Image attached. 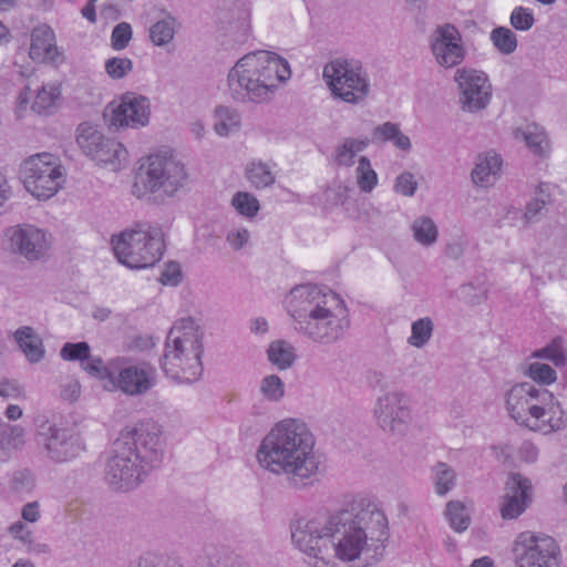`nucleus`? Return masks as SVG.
Instances as JSON below:
<instances>
[{"mask_svg":"<svg viewBox=\"0 0 567 567\" xmlns=\"http://www.w3.org/2000/svg\"><path fill=\"white\" fill-rule=\"evenodd\" d=\"M354 511L352 507L333 515L299 518L291 527V539L300 551L315 559V567H336L334 558L354 560L367 542L362 524L368 519L383 522V513L374 506Z\"/></svg>","mask_w":567,"mask_h":567,"instance_id":"1","label":"nucleus"},{"mask_svg":"<svg viewBox=\"0 0 567 567\" xmlns=\"http://www.w3.org/2000/svg\"><path fill=\"white\" fill-rule=\"evenodd\" d=\"M313 446V436L306 424L286 419L278 422L262 439L256 457L264 470L286 475L291 486L301 488L311 484L319 471Z\"/></svg>","mask_w":567,"mask_h":567,"instance_id":"2","label":"nucleus"},{"mask_svg":"<svg viewBox=\"0 0 567 567\" xmlns=\"http://www.w3.org/2000/svg\"><path fill=\"white\" fill-rule=\"evenodd\" d=\"M291 76L286 59L270 51H254L240 58L227 76L230 96L241 103L270 100L279 83Z\"/></svg>","mask_w":567,"mask_h":567,"instance_id":"3","label":"nucleus"},{"mask_svg":"<svg viewBox=\"0 0 567 567\" xmlns=\"http://www.w3.org/2000/svg\"><path fill=\"white\" fill-rule=\"evenodd\" d=\"M204 332L190 317L182 318L168 331L161 359L164 373L177 383H193L203 374Z\"/></svg>","mask_w":567,"mask_h":567,"instance_id":"4","label":"nucleus"},{"mask_svg":"<svg viewBox=\"0 0 567 567\" xmlns=\"http://www.w3.org/2000/svg\"><path fill=\"white\" fill-rule=\"evenodd\" d=\"M112 246L122 265L131 269L153 267L165 250L164 233L159 226L140 224L113 236Z\"/></svg>","mask_w":567,"mask_h":567,"instance_id":"5","label":"nucleus"},{"mask_svg":"<svg viewBox=\"0 0 567 567\" xmlns=\"http://www.w3.org/2000/svg\"><path fill=\"white\" fill-rule=\"evenodd\" d=\"M188 174L185 165L173 155L154 154L147 165L141 166L132 193L137 198L159 194L173 197L186 185Z\"/></svg>","mask_w":567,"mask_h":567,"instance_id":"6","label":"nucleus"},{"mask_svg":"<svg viewBox=\"0 0 567 567\" xmlns=\"http://www.w3.org/2000/svg\"><path fill=\"white\" fill-rule=\"evenodd\" d=\"M322 76L332 96L341 102L358 105L371 93L369 74L360 61L331 60L323 66Z\"/></svg>","mask_w":567,"mask_h":567,"instance_id":"7","label":"nucleus"},{"mask_svg":"<svg viewBox=\"0 0 567 567\" xmlns=\"http://www.w3.org/2000/svg\"><path fill=\"white\" fill-rule=\"evenodd\" d=\"M349 328L348 309L338 296L334 302L323 303L320 310L299 327H295V330L315 343L330 346L341 340Z\"/></svg>","mask_w":567,"mask_h":567,"instance_id":"8","label":"nucleus"},{"mask_svg":"<svg viewBox=\"0 0 567 567\" xmlns=\"http://www.w3.org/2000/svg\"><path fill=\"white\" fill-rule=\"evenodd\" d=\"M19 174L25 189L38 199L51 198L64 183V167L50 153L27 158L21 164Z\"/></svg>","mask_w":567,"mask_h":567,"instance_id":"9","label":"nucleus"},{"mask_svg":"<svg viewBox=\"0 0 567 567\" xmlns=\"http://www.w3.org/2000/svg\"><path fill=\"white\" fill-rule=\"evenodd\" d=\"M114 442L147 471L157 467L163 460L162 427L154 421L125 427Z\"/></svg>","mask_w":567,"mask_h":567,"instance_id":"10","label":"nucleus"},{"mask_svg":"<svg viewBox=\"0 0 567 567\" xmlns=\"http://www.w3.org/2000/svg\"><path fill=\"white\" fill-rule=\"evenodd\" d=\"M554 394L544 388H536L534 384L524 382L515 384L506 394V408L512 419L518 424L532 430L529 417L536 421L546 415V406L553 401Z\"/></svg>","mask_w":567,"mask_h":567,"instance_id":"11","label":"nucleus"},{"mask_svg":"<svg viewBox=\"0 0 567 567\" xmlns=\"http://www.w3.org/2000/svg\"><path fill=\"white\" fill-rule=\"evenodd\" d=\"M37 442L49 460L55 463L70 462L85 451L80 433L54 423L44 422L39 426Z\"/></svg>","mask_w":567,"mask_h":567,"instance_id":"12","label":"nucleus"},{"mask_svg":"<svg viewBox=\"0 0 567 567\" xmlns=\"http://www.w3.org/2000/svg\"><path fill=\"white\" fill-rule=\"evenodd\" d=\"M513 554L517 567H559V546L547 535L520 533L514 542Z\"/></svg>","mask_w":567,"mask_h":567,"instance_id":"13","label":"nucleus"},{"mask_svg":"<svg viewBox=\"0 0 567 567\" xmlns=\"http://www.w3.org/2000/svg\"><path fill=\"white\" fill-rule=\"evenodd\" d=\"M373 415L383 432L403 435L411 421L408 396L401 391L385 392L377 399Z\"/></svg>","mask_w":567,"mask_h":567,"instance_id":"14","label":"nucleus"},{"mask_svg":"<svg viewBox=\"0 0 567 567\" xmlns=\"http://www.w3.org/2000/svg\"><path fill=\"white\" fill-rule=\"evenodd\" d=\"M338 297L330 289H323L317 285L303 284L295 286L285 299L287 312L293 319L295 327H299L313 313L321 309V306L334 302Z\"/></svg>","mask_w":567,"mask_h":567,"instance_id":"15","label":"nucleus"},{"mask_svg":"<svg viewBox=\"0 0 567 567\" xmlns=\"http://www.w3.org/2000/svg\"><path fill=\"white\" fill-rule=\"evenodd\" d=\"M454 80L458 85V104L463 112L477 113L488 106L492 85L483 71L458 69Z\"/></svg>","mask_w":567,"mask_h":567,"instance_id":"16","label":"nucleus"},{"mask_svg":"<svg viewBox=\"0 0 567 567\" xmlns=\"http://www.w3.org/2000/svg\"><path fill=\"white\" fill-rule=\"evenodd\" d=\"M132 455L113 443L112 455L105 464V480L114 491L128 492L137 487L147 474Z\"/></svg>","mask_w":567,"mask_h":567,"instance_id":"17","label":"nucleus"},{"mask_svg":"<svg viewBox=\"0 0 567 567\" xmlns=\"http://www.w3.org/2000/svg\"><path fill=\"white\" fill-rule=\"evenodd\" d=\"M76 142L83 153L99 164H116L126 159L127 152L120 142L105 137L89 123L78 126Z\"/></svg>","mask_w":567,"mask_h":567,"instance_id":"18","label":"nucleus"},{"mask_svg":"<svg viewBox=\"0 0 567 567\" xmlns=\"http://www.w3.org/2000/svg\"><path fill=\"white\" fill-rule=\"evenodd\" d=\"M430 49L437 64L446 69L458 65L465 58L461 32L451 23L439 25L432 32Z\"/></svg>","mask_w":567,"mask_h":567,"instance_id":"19","label":"nucleus"},{"mask_svg":"<svg viewBox=\"0 0 567 567\" xmlns=\"http://www.w3.org/2000/svg\"><path fill=\"white\" fill-rule=\"evenodd\" d=\"M150 115L151 102L148 97L134 92H126L121 96L118 105L112 110L110 125L116 128H138L148 124Z\"/></svg>","mask_w":567,"mask_h":567,"instance_id":"20","label":"nucleus"},{"mask_svg":"<svg viewBox=\"0 0 567 567\" xmlns=\"http://www.w3.org/2000/svg\"><path fill=\"white\" fill-rule=\"evenodd\" d=\"M157 382L156 370L147 363L128 365L120 370L117 375L110 379V388L104 384V389H118L130 396H140L146 394Z\"/></svg>","mask_w":567,"mask_h":567,"instance_id":"21","label":"nucleus"},{"mask_svg":"<svg viewBox=\"0 0 567 567\" xmlns=\"http://www.w3.org/2000/svg\"><path fill=\"white\" fill-rule=\"evenodd\" d=\"M4 236L9 240V249L29 261L39 260L48 249L43 230L31 225L9 227Z\"/></svg>","mask_w":567,"mask_h":567,"instance_id":"22","label":"nucleus"},{"mask_svg":"<svg viewBox=\"0 0 567 567\" xmlns=\"http://www.w3.org/2000/svg\"><path fill=\"white\" fill-rule=\"evenodd\" d=\"M506 493L501 507L502 517L514 519L522 515L532 502L530 481L519 473H512L506 482Z\"/></svg>","mask_w":567,"mask_h":567,"instance_id":"23","label":"nucleus"},{"mask_svg":"<svg viewBox=\"0 0 567 567\" xmlns=\"http://www.w3.org/2000/svg\"><path fill=\"white\" fill-rule=\"evenodd\" d=\"M59 55L52 28L47 24L35 27L31 32L30 56L38 61H55Z\"/></svg>","mask_w":567,"mask_h":567,"instance_id":"24","label":"nucleus"},{"mask_svg":"<svg viewBox=\"0 0 567 567\" xmlns=\"http://www.w3.org/2000/svg\"><path fill=\"white\" fill-rule=\"evenodd\" d=\"M502 158L495 152H487L478 155L474 169L472 171V181L478 186H488L493 184L496 175L501 171Z\"/></svg>","mask_w":567,"mask_h":567,"instance_id":"25","label":"nucleus"},{"mask_svg":"<svg viewBox=\"0 0 567 567\" xmlns=\"http://www.w3.org/2000/svg\"><path fill=\"white\" fill-rule=\"evenodd\" d=\"M16 340L31 363L39 362L44 355L42 340L31 327H22L16 331Z\"/></svg>","mask_w":567,"mask_h":567,"instance_id":"26","label":"nucleus"},{"mask_svg":"<svg viewBox=\"0 0 567 567\" xmlns=\"http://www.w3.org/2000/svg\"><path fill=\"white\" fill-rule=\"evenodd\" d=\"M372 138L374 142H392L402 151H410L412 147L409 136L401 132L396 123L392 122H385L375 126L372 131Z\"/></svg>","mask_w":567,"mask_h":567,"instance_id":"27","label":"nucleus"},{"mask_svg":"<svg viewBox=\"0 0 567 567\" xmlns=\"http://www.w3.org/2000/svg\"><path fill=\"white\" fill-rule=\"evenodd\" d=\"M268 360L279 370H287L296 361L295 347L285 340L272 341L267 349Z\"/></svg>","mask_w":567,"mask_h":567,"instance_id":"28","label":"nucleus"},{"mask_svg":"<svg viewBox=\"0 0 567 567\" xmlns=\"http://www.w3.org/2000/svg\"><path fill=\"white\" fill-rule=\"evenodd\" d=\"M245 176L256 189H264L276 182V176L268 164L264 162H251L245 169Z\"/></svg>","mask_w":567,"mask_h":567,"instance_id":"29","label":"nucleus"},{"mask_svg":"<svg viewBox=\"0 0 567 567\" xmlns=\"http://www.w3.org/2000/svg\"><path fill=\"white\" fill-rule=\"evenodd\" d=\"M530 358L548 360L556 367H564L567 363V349L561 337L554 338L544 348L535 350Z\"/></svg>","mask_w":567,"mask_h":567,"instance_id":"30","label":"nucleus"},{"mask_svg":"<svg viewBox=\"0 0 567 567\" xmlns=\"http://www.w3.org/2000/svg\"><path fill=\"white\" fill-rule=\"evenodd\" d=\"M516 137H522L527 147L536 155H546L549 148V142L546 133L537 125H528L526 130H517Z\"/></svg>","mask_w":567,"mask_h":567,"instance_id":"31","label":"nucleus"},{"mask_svg":"<svg viewBox=\"0 0 567 567\" xmlns=\"http://www.w3.org/2000/svg\"><path fill=\"white\" fill-rule=\"evenodd\" d=\"M61 95V90L56 85H43L37 91L32 103V110L40 115H49L55 107V102Z\"/></svg>","mask_w":567,"mask_h":567,"instance_id":"32","label":"nucleus"},{"mask_svg":"<svg viewBox=\"0 0 567 567\" xmlns=\"http://www.w3.org/2000/svg\"><path fill=\"white\" fill-rule=\"evenodd\" d=\"M215 116L214 130L219 136H227L233 131L238 130L240 116L236 110L220 105L216 107Z\"/></svg>","mask_w":567,"mask_h":567,"instance_id":"33","label":"nucleus"},{"mask_svg":"<svg viewBox=\"0 0 567 567\" xmlns=\"http://www.w3.org/2000/svg\"><path fill=\"white\" fill-rule=\"evenodd\" d=\"M434 323L430 317H423L412 322L411 336L408 343L414 348L422 349L432 338Z\"/></svg>","mask_w":567,"mask_h":567,"instance_id":"34","label":"nucleus"},{"mask_svg":"<svg viewBox=\"0 0 567 567\" xmlns=\"http://www.w3.org/2000/svg\"><path fill=\"white\" fill-rule=\"evenodd\" d=\"M24 445V430L19 425H10L0 421V450L10 452Z\"/></svg>","mask_w":567,"mask_h":567,"instance_id":"35","label":"nucleus"},{"mask_svg":"<svg viewBox=\"0 0 567 567\" xmlns=\"http://www.w3.org/2000/svg\"><path fill=\"white\" fill-rule=\"evenodd\" d=\"M414 239L423 246H432L436 243L439 230L434 221L426 216L415 219L412 224Z\"/></svg>","mask_w":567,"mask_h":567,"instance_id":"36","label":"nucleus"},{"mask_svg":"<svg viewBox=\"0 0 567 567\" xmlns=\"http://www.w3.org/2000/svg\"><path fill=\"white\" fill-rule=\"evenodd\" d=\"M489 39L496 50L504 55H509L517 49V37L506 27L493 29Z\"/></svg>","mask_w":567,"mask_h":567,"instance_id":"37","label":"nucleus"},{"mask_svg":"<svg viewBox=\"0 0 567 567\" xmlns=\"http://www.w3.org/2000/svg\"><path fill=\"white\" fill-rule=\"evenodd\" d=\"M357 184L361 192L371 193L378 184V175L367 156H361L355 168Z\"/></svg>","mask_w":567,"mask_h":567,"instance_id":"38","label":"nucleus"},{"mask_svg":"<svg viewBox=\"0 0 567 567\" xmlns=\"http://www.w3.org/2000/svg\"><path fill=\"white\" fill-rule=\"evenodd\" d=\"M445 515L450 522L451 527L462 533L466 530L471 523V517L465 512V506L458 501H451L446 505Z\"/></svg>","mask_w":567,"mask_h":567,"instance_id":"39","label":"nucleus"},{"mask_svg":"<svg viewBox=\"0 0 567 567\" xmlns=\"http://www.w3.org/2000/svg\"><path fill=\"white\" fill-rule=\"evenodd\" d=\"M231 205L238 214L247 218L255 217L260 209V204L256 196L248 192H237L231 198Z\"/></svg>","mask_w":567,"mask_h":567,"instance_id":"40","label":"nucleus"},{"mask_svg":"<svg viewBox=\"0 0 567 567\" xmlns=\"http://www.w3.org/2000/svg\"><path fill=\"white\" fill-rule=\"evenodd\" d=\"M175 20L172 17L159 20L150 29V38L155 45H165L169 43L175 34Z\"/></svg>","mask_w":567,"mask_h":567,"instance_id":"41","label":"nucleus"},{"mask_svg":"<svg viewBox=\"0 0 567 567\" xmlns=\"http://www.w3.org/2000/svg\"><path fill=\"white\" fill-rule=\"evenodd\" d=\"M259 390L264 399L269 402H279L285 396V384L276 374L262 378Z\"/></svg>","mask_w":567,"mask_h":567,"instance_id":"42","label":"nucleus"},{"mask_svg":"<svg viewBox=\"0 0 567 567\" xmlns=\"http://www.w3.org/2000/svg\"><path fill=\"white\" fill-rule=\"evenodd\" d=\"M455 472L446 463H437L434 467L435 492L439 495L449 493L455 484Z\"/></svg>","mask_w":567,"mask_h":567,"instance_id":"43","label":"nucleus"},{"mask_svg":"<svg viewBox=\"0 0 567 567\" xmlns=\"http://www.w3.org/2000/svg\"><path fill=\"white\" fill-rule=\"evenodd\" d=\"M371 525L378 527V529H379V534H378V538H377V544L373 545L374 546V555H373V557H375L377 560H378L380 557L383 556V553L385 550L384 542L388 539L385 516L383 515V522L382 523H378L377 520H373V519H368L367 524H362L365 537H368L367 530H369L371 528ZM365 539H367V542H365V544H363V548L361 549V551L364 550V549L369 550V548H370V545L368 544V538H365Z\"/></svg>","mask_w":567,"mask_h":567,"instance_id":"44","label":"nucleus"},{"mask_svg":"<svg viewBox=\"0 0 567 567\" xmlns=\"http://www.w3.org/2000/svg\"><path fill=\"white\" fill-rule=\"evenodd\" d=\"M527 375L544 385H549L557 380L556 371L546 363L534 362L528 365Z\"/></svg>","mask_w":567,"mask_h":567,"instance_id":"45","label":"nucleus"},{"mask_svg":"<svg viewBox=\"0 0 567 567\" xmlns=\"http://www.w3.org/2000/svg\"><path fill=\"white\" fill-rule=\"evenodd\" d=\"M549 414L546 421L550 431H560L567 426V414L561 409V404L554 398L546 406V414Z\"/></svg>","mask_w":567,"mask_h":567,"instance_id":"46","label":"nucleus"},{"mask_svg":"<svg viewBox=\"0 0 567 567\" xmlns=\"http://www.w3.org/2000/svg\"><path fill=\"white\" fill-rule=\"evenodd\" d=\"M60 355L63 360L66 361L80 360L83 362L84 360L90 359V346L85 341L76 343L66 342L62 347Z\"/></svg>","mask_w":567,"mask_h":567,"instance_id":"47","label":"nucleus"},{"mask_svg":"<svg viewBox=\"0 0 567 567\" xmlns=\"http://www.w3.org/2000/svg\"><path fill=\"white\" fill-rule=\"evenodd\" d=\"M133 69V62L128 58H111L105 61V72L114 80L123 79Z\"/></svg>","mask_w":567,"mask_h":567,"instance_id":"48","label":"nucleus"},{"mask_svg":"<svg viewBox=\"0 0 567 567\" xmlns=\"http://www.w3.org/2000/svg\"><path fill=\"white\" fill-rule=\"evenodd\" d=\"M511 25L518 31H528L535 23L534 14L530 9L516 7L509 17Z\"/></svg>","mask_w":567,"mask_h":567,"instance_id":"49","label":"nucleus"},{"mask_svg":"<svg viewBox=\"0 0 567 567\" xmlns=\"http://www.w3.org/2000/svg\"><path fill=\"white\" fill-rule=\"evenodd\" d=\"M83 369L92 377H95L102 381L104 384L110 386V379L114 378V374L104 365V362L101 358H92L86 362H83Z\"/></svg>","mask_w":567,"mask_h":567,"instance_id":"50","label":"nucleus"},{"mask_svg":"<svg viewBox=\"0 0 567 567\" xmlns=\"http://www.w3.org/2000/svg\"><path fill=\"white\" fill-rule=\"evenodd\" d=\"M132 39V28L127 22L116 24L112 31L111 43L114 50H123Z\"/></svg>","mask_w":567,"mask_h":567,"instance_id":"51","label":"nucleus"},{"mask_svg":"<svg viewBox=\"0 0 567 567\" xmlns=\"http://www.w3.org/2000/svg\"><path fill=\"white\" fill-rule=\"evenodd\" d=\"M417 188V182L410 172H403L395 178L394 190L403 196H413Z\"/></svg>","mask_w":567,"mask_h":567,"instance_id":"52","label":"nucleus"},{"mask_svg":"<svg viewBox=\"0 0 567 567\" xmlns=\"http://www.w3.org/2000/svg\"><path fill=\"white\" fill-rule=\"evenodd\" d=\"M545 200L540 198H534L527 203L525 213L522 215L524 227L539 221L542 212L545 209Z\"/></svg>","mask_w":567,"mask_h":567,"instance_id":"53","label":"nucleus"},{"mask_svg":"<svg viewBox=\"0 0 567 567\" xmlns=\"http://www.w3.org/2000/svg\"><path fill=\"white\" fill-rule=\"evenodd\" d=\"M250 238V233L245 227L233 228L226 234V241L234 250H240Z\"/></svg>","mask_w":567,"mask_h":567,"instance_id":"54","label":"nucleus"},{"mask_svg":"<svg viewBox=\"0 0 567 567\" xmlns=\"http://www.w3.org/2000/svg\"><path fill=\"white\" fill-rule=\"evenodd\" d=\"M81 385L78 380L69 379L61 384L60 398L63 401L73 403L80 398Z\"/></svg>","mask_w":567,"mask_h":567,"instance_id":"55","label":"nucleus"},{"mask_svg":"<svg viewBox=\"0 0 567 567\" xmlns=\"http://www.w3.org/2000/svg\"><path fill=\"white\" fill-rule=\"evenodd\" d=\"M182 271L177 262H168L161 275V282L163 285L177 286L181 281Z\"/></svg>","mask_w":567,"mask_h":567,"instance_id":"56","label":"nucleus"},{"mask_svg":"<svg viewBox=\"0 0 567 567\" xmlns=\"http://www.w3.org/2000/svg\"><path fill=\"white\" fill-rule=\"evenodd\" d=\"M354 153L346 141L338 145L334 151V162L340 166H352L354 163Z\"/></svg>","mask_w":567,"mask_h":567,"instance_id":"57","label":"nucleus"},{"mask_svg":"<svg viewBox=\"0 0 567 567\" xmlns=\"http://www.w3.org/2000/svg\"><path fill=\"white\" fill-rule=\"evenodd\" d=\"M476 288L473 284H465L461 287V291L468 302L472 305H478L487 299V290L482 288L478 293H473Z\"/></svg>","mask_w":567,"mask_h":567,"instance_id":"58","label":"nucleus"},{"mask_svg":"<svg viewBox=\"0 0 567 567\" xmlns=\"http://www.w3.org/2000/svg\"><path fill=\"white\" fill-rule=\"evenodd\" d=\"M495 458L504 464L512 463L514 447L508 443H499L492 446Z\"/></svg>","mask_w":567,"mask_h":567,"instance_id":"59","label":"nucleus"},{"mask_svg":"<svg viewBox=\"0 0 567 567\" xmlns=\"http://www.w3.org/2000/svg\"><path fill=\"white\" fill-rule=\"evenodd\" d=\"M518 452L519 457L527 463H534L538 457V449L530 441H524Z\"/></svg>","mask_w":567,"mask_h":567,"instance_id":"60","label":"nucleus"},{"mask_svg":"<svg viewBox=\"0 0 567 567\" xmlns=\"http://www.w3.org/2000/svg\"><path fill=\"white\" fill-rule=\"evenodd\" d=\"M464 245L460 240L449 243L445 247V256L452 260H457L464 255Z\"/></svg>","mask_w":567,"mask_h":567,"instance_id":"61","label":"nucleus"},{"mask_svg":"<svg viewBox=\"0 0 567 567\" xmlns=\"http://www.w3.org/2000/svg\"><path fill=\"white\" fill-rule=\"evenodd\" d=\"M9 530L14 538L20 539L23 543L31 544V533L30 532L24 533V524L23 523L17 522V523L12 524L10 526Z\"/></svg>","mask_w":567,"mask_h":567,"instance_id":"62","label":"nucleus"},{"mask_svg":"<svg viewBox=\"0 0 567 567\" xmlns=\"http://www.w3.org/2000/svg\"><path fill=\"white\" fill-rule=\"evenodd\" d=\"M39 505L37 502L28 503L22 508V518L34 523L39 519Z\"/></svg>","mask_w":567,"mask_h":567,"instance_id":"63","label":"nucleus"},{"mask_svg":"<svg viewBox=\"0 0 567 567\" xmlns=\"http://www.w3.org/2000/svg\"><path fill=\"white\" fill-rule=\"evenodd\" d=\"M344 141L347 142L349 147L352 150L354 155L359 152H362L364 148H367L370 143L369 138L357 140V138L348 137V138H344Z\"/></svg>","mask_w":567,"mask_h":567,"instance_id":"64","label":"nucleus"}]
</instances>
